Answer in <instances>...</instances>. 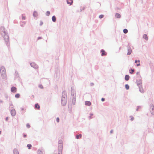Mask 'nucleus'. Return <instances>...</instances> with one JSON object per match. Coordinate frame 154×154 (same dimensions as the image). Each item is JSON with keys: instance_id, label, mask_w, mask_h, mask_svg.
<instances>
[{"instance_id": "obj_37", "label": "nucleus", "mask_w": 154, "mask_h": 154, "mask_svg": "<svg viewBox=\"0 0 154 154\" xmlns=\"http://www.w3.org/2000/svg\"><path fill=\"white\" fill-rule=\"evenodd\" d=\"M23 136L24 137H26V134H24Z\"/></svg>"}, {"instance_id": "obj_31", "label": "nucleus", "mask_w": 154, "mask_h": 154, "mask_svg": "<svg viewBox=\"0 0 154 154\" xmlns=\"http://www.w3.org/2000/svg\"><path fill=\"white\" fill-rule=\"evenodd\" d=\"M59 118H57L56 119V121L57 122H59Z\"/></svg>"}, {"instance_id": "obj_7", "label": "nucleus", "mask_w": 154, "mask_h": 154, "mask_svg": "<svg viewBox=\"0 0 154 154\" xmlns=\"http://www.w3.org/2000/svg\"><path fill=\"white\" fill-rule=\"evenodd\" d=\"M66 2L68 4H69L70 5H72L73 3L72 0H67Z\"/></svg>"}, {"instance_id": "obj_18", "label": "nucleus", "mask_w": 154, "mask_h": 154, "mask_svg": "<svg viewBox=\"0 0 154 154\" xmlns=\"http://www.w3.org/2000/svg\"><path fill=\"white\" fill-rule=\"evenodd\" d=\"M140 91L141 93L143 92V89L141 86L140 87Z\"/></svg>"}, {"instance_id": "obj_10", "label": "nucleus", "mask_w": 154, "mask_h": 154, "mask_svg": "<svg viewBox=\"0 0 154 154\" xmlns=\"http://www.w3.org/2000/svg\"><path fill=\"white\" fill-rule=\"evenodd\" d=\"M143 38H144L146 41H147L148 39L147 35L146 34H144L143 36Z\"/></svg>"}, {"instance_id": "obj_14", "label": "nucleus", "mask_w": 154, "mask_h": 154, "mask_svg": "<svg viewBox=\"0 0 154 154\" xmlns=\"http://www.w3.org/2000/svg\"><path fill=\"white\" fill-rule=\"evenodd\" d=\"M52 20L53 22H55L56 21V17L55 16H53L52 18Z\"/></svg>"}, {"instance_id": "obj_39", "label": "nucleus", "mask_w": 154, "mask_h": 154, "mask_svg": "<svg viewBox=\"0 0 154 154\" xmlns=\"http://www.w3.org/2000/svg\"><path fill=\"white\" fill-rule=\"evenodd\" d=\"M8 117H6V121H8Z\"/></svg>"}, {"instance_id": "obj_42", "label": "nucleus", "mask_w": 154, "mask_h": 154, "mask_svg": "<svg viewBox=\"0 0 154 154\" xmlns=\"http://www.w3.org/2000/svg\"><path fill=\"white\" fill-rule=\"evenodd\" d=\"M0 103H2V102H3V101H2V100H0Z\"/></svg>"}, {"instance_id": "obj_15", "label": "nucleus", "mask_w": 154, "mask_h": 154, "mask_svg": "<svg viewBox=\"0 0 154 154\" xmlns=\"http://www.w3.org/2000/svg\"><path fill=\"white\" fill-rule=\"evenodd\" d=\"M82 137V135L80 134L79 135H77L76 136V138L77 139H79V138H81Z\"/></svg>"}, {"instance_id": "obj_36", "label": "nucleus", "mask_w": 154, "mask_h": 154, "mask_svg": "<svg viewBox=\"0 0 154 154\" xmlns=\"http://www.w3.org/2000/svg\"><path fill=\"white\" fill-rule=\"evenodd\" d=\"M20 26H22V27H24V25L23 24H20Z\"/></svg>"}, {"instance_id": "obj_20", "label": "nucleus", "mask_w": 154, "mask_h": 154, "mask_svg": "<svg viewBox=\"0 0 154 154\" xmlns=\"http://www.w3.org/2000/svg\"><path fill=\"white\" fill-rule=\"evenodd\" d=\"M135 62L136 63H137V66H138L140 65V64L139 61V60H138V61L135 60Z\"/></svg>"}, {"instance_id": "obj_1", "label": "nucleus", "mask_w": 154, "mask_h": 154, "mask_svg": "<svg viewBox=\"0 0 154 154\" xmlns=\"http://www.w3.org/2000/svg\"><path fill=\"white\" fill-rule=\"evenodd\" d=\"M2 34L3 35L6 45L9 49L10 48V43L9 42V38L8 35L5 31H4V33H2Z\"/></svg>"}, {"instance_id": "obj_24", "label": "nucleus", "mask_w": 154, "mask_h": 154, "mask_svg": "<svg viewBox=\"0 0 154 154\" xmlns=\"http://www.w3.org/2000/svg\"><path fill=\"white\" fill-rule=\"evenodd\" d=\"M125 87L126 89L127 90H128L129 88V86L128 84H126L125 85Z\"/></svg>"}, {"instance_id": "obj_4", "label": "nucleus", "mask_w": 154, "mask_h": 154, "mask_svg": "<svg viewBox=\"0 0 154 154\" xmlns=\"http://www.w3.org/2000/svg\"><path fill=\"white\" fill-rule=\"evenodd\" d=\"M11 91L13 93H15L17 91V88L14 87H12L11 88Z\"/></svg>"}, {"instance_id": "obj_32", "label": "nucleus", "mask_w": 154, "mask_h": 154, "mask_svg": "<svg viewBox=\"0 0 154 154\" xmlns=\"http://www.w3.org/2000/svg\"><path fill=\"white\" fill-rule=\"evenodd\" d=\"M26 126L28 128H29L30 127V125L29 124H27Z\"/></svg>"}, {"instance_id": "obj_12", "label": "nucleus", "mask_w": 154, "mask_h": 154, "mask_svg": "<svg viewBox=\"0 0 154 154\" xmlns=\"http://www.w3.org/2000/svg\"><path fill=\"white\" fill-rule=\"evenodd\" d=\"M0 30L1 32H3L2 33H4V31H5V28L4 26H2L1 27Z\"/></svg>"}, {"instance_id": "obj_6", "label": "nucleus", "mask_w": 154, "mask_h": 154, "mask_svg": "<svg viewBox=\"0 0 154 154\" xmlns=\"http://www.w3.org/2000/svg\"><path fill=\"white\" fill-rule=\"evenodd\" d=\"M85 104L87 106H90L91 105V103L89 101H86L85 102Z\"/></svg>"}, {"instance_id": "obj_29", "label": "nucleus", "mask_w": 154, "mask_h": 154, "mask_svg": "<svg viewBox=\"0 0 154 154\" xmlns=\"http://www.w3.org/2000/svg\"><path fill=\"white\" fill-rule=\"evenodd\" d=\"M42 37H38L37 38V40H39V39H42Z\"/></svg>"}, {"instance_id": "obj_11", "label": "nucleus", "mask_w": 154, "mask_h": 154, "mask_svg": "<svg viewBox=\"0 0 154 154\" xmlns=\"http://www.w3.org/2000/svg\"><path fill=\"white\" fill-rule=\"evenodd\" d=\"M35 109H40V106L38 103L36 104L35 105Z\"/></svg>"}, {"instance_id": "obj_25", "label": "nucleus", "mask_w": 154, "mask_h": 154, "mask_svg": "<svg viewBox=\"0 0 154 154\" xmlns=\"http://www.w3.org/2000/svg\"><path fill=\"white\" fill-rule=\"evenodd\" d=\"M134 69H131L129 70L130 73L132 74L133 72H134Z\"/></svg>"}, {"instance_id": "obj_17", "label": "nucleus", "mask_w": 154, "mask_h": 154, "mask_svg": "<svg viewBox=\"0 0 154 154\" xmlns=\"http://www.w3.org/2000/svg\"><path fill=\"white\" fill-rule=\"evenodd\" d=\"M37 154H43V152L40 149H38L37 152Z\"/></svg>"}, {"instance_id": "obj_28", "label": "nucleus", "mask_w": 154, "mask_h": 154, "mask_svg": "<svg viewBox=\"0 0 154 154\" xmlns=\"http://www.w3.org/2000/svg\"><path fill=\"white\" fill-rule=\"evenodd\" d=\"M21 110L22 111H25V109L24 108H22L21 109Z\"/></svg>"}, {"instance_id": "obj_27", "label": "nucleus", "mask_w": 154, "mask_h": 154, "mask_svg": "<svg viewBox=\"0 0 154 154\" xmlns=\"http://www.w3.org/2000/svg\"><path fill=\"white\" fill-rule=\"evenodd\" d=\"M104 17V15L103 14H101L99 16V18L100 19L103 18Z\"/></svg>"}, {"instance_id": "obj_44", "label": "nucleus", "mask_w": 154, "mask_h": 154, "mask_svg": "<svg viewBox=\"0 0 154 154\" xmlns=\"http://www.w3.org/2000/svg\"><path fill=\"white\" fill-rule=\"evenodd\" d=\"M63 101L62 100V103H63Z\"/></svg>"}, {"instance_id": "obj_9", "label": "nucleus", "mask_w": 154, "mask_h": 154, "mask_svg": "<svg viewBox=\"0 0 154 154\" xmlns=\"http://www.w3.org/2000/svg\"><path fill=\"white\" fill-rule=\"evenodd\" d=\"M38 15V14L37 13V12L35 11H34L33 13V16L35 17H36Z\"/></svg>"}, {"instance_id": "obj_19", "label": "nucleus", "mask_w": 154, "mask_h": 154, "mask_svg": "<svg viewBox=\"0 0 154 154\" xmlns=\"http://www.w3.org/2000/svg\"><path fill=\"white\" fill-rule=\"evenodd\" d=\"M123 32L125 34H126L128 32V30L126 29H125L123 30Z\"/></svg>"}, {"instance_id": "obj_33", "label": "nucleus", "mask_w": 154, "mask_h": 154, "mask_svg": "<svg viewBox=\"0 0 154 154\" xmlns=\"http://www.w3.org/2000/svg\"><path fill=\"white\" fill-rule=\"evenodd\" d=\"M22 19L23 20H24L26 19V17H25L23 16L22 17Z\"/></svg>"}, {"instance_id": "obj_40", "label": "nucleus", "mask_w": 154, "mask_h": 154, "mask_svg": "<svg viewBox=\"0 0 154 154\" xmlns=\"http://www.w3.org/2000/svg\"><path fill=\"white\" fill-rule=\"evenodd\" d=\"M22 23H24V24H26V22L25 21L23 22Z\"/></svg>"}, {"instance_id": "obj_16", "label": "nucleus", "mask_w": 154, "mask_h": 154, "mask_svg": "<svg viewBox=\"0 0 154 154\" xmlns=\"http://www.w3.org/2000/svg\"><path fill=\"white\" fill-rule=\"evenodd\" d=\"M129 76L128 75H126L125 76V79L126 81H128L129 78Z\"/></svg>"}, {"instance_id": "obj_23", "label": "nucleus", "mask_w": 154, "mask_h": 154, "mask_svg": "<svg viewBox=\"0 0 154 154\" xmlns=\"http://www.w3.org/2000/svg\"><path fill=\"white\" fill-rule=\"evenodd\" d=\"M20 97V94H17L15 95V97L16 98H18Z\"/></svg>"}, {"instance_id": "obj_45", "label": "nucleus", "mask_w": 154, "mask_h": 154, "mask_svg": "<svg viewBox=\"0 0 154 154\" xmlns=\"http://www.w3.org/2000/svg\"><path fill=\"white\" fill-rule=\"evenodd\" d=\"M1 134V131H0V134Z\"/></svg>"}, {"instance_id": "obj_43", "label": "nucleus", "mask_w": 154, "mask_h": 154, "mask_svg": "<svg viewBox=\"0 0 154 154\" xmlns=\"http://www.w3.org/2000/svg\"><path fill=\"white\" fill-rule=\"evenodd\" d=\"M33 64H34V63H31V66H32V65H33Z\"/></svg>"}, {"instance_id": "obj_26", "label": "nucleus", "mask_w": 154, "mask_h": 154, "mask_svg": "<svg viewBox=\"0 0 154 154\" xmlns=\"http://www.w3.org/2000/svg\"><path fill=\"white\" fill-rule=\"evenodd\" d=\"M27 147L29 149H30L32 147V145L30 144H28L27 145Z\"/></svg>"}, {"instance_id": "obj_30", "label": "nucleus", "mask_w": 154, "mask_h": 154, "mask_svg": "<svg viewBox=\"0 0 154 154\" xmlns=\"http://www.w3.org/2000/svg\"><path fill=\"white\" fill-rule=\"evenodd\" d=\"M43 24V23L42 21H40V26H41Z\"/></svg>"}, {"instance_id": "obj_3", "label": "nucleus", "mask_w": 154, "mask_h": 154, "mask_svg": "<svg viewBox=\"0 0 154 154\" xmlns=\"http://www.w3.org/2000/svg\"><path fill=\"white\" fill-rule=\"evenodd\" d=\"M100 52L101 53V55L102 56H106L107 54V53L103 49H101L100 51Z\"/></svg>"}, {"instance_id": "obj_21", "label": "nucleus", "mask_w": 154, "mask_h": 154, "mask_svg": "<svg viewBox=\"0 0 154 154\" xmlns=\"http://www.w3.org/2000/svg\"><path fill=\"white\" fill-rule=\"evenodd\" d=\"M14 154H19L18 151L16 149L14 150Z\"/></svg>"}, {"instance_id": "obj_5", "label": "nucleus", "mask_w": 154, "mask_h": 154, "mask_svg": "<svg viewBox=\"0 0 154 154\" xmlns=\"http://www.w3.org/2000/svg\"><path fill=\"white\" fill-rule=\"evenodd\" d=\"M11 114L13 116H14L16 114V111L15 109H13L11 111Z\"/></svg>"}, {"instance_id": "obj_38", "label": "nucleus", "mask_w": 154, "mask_h": 154, "mask_svg": "<svg viewBox=\"0 0 154 154\" xmlns=\"http://www.w3.org/2000/svg\"><path fill=\"white\" fill-rule=\"evenodd\" d=\"M113 132V130H112L110 131V133H112Z\"/></svg>"}, {"instance_id": "obj_2", "label": "nucleus", "mask_w": 154, "mask_h": 154, "mask_svg": "<svg viewBox=\"0 0 154 154\" xmlns=\"http://www.w3.org/2000/svg\"><path fill=\"white\" fill-rule=\"evenodd\" d=\"M1 76L3 79H5L6 76V71L5 68L4 67H2L1 68Z\"/></svg>"}, {"instance_id": "obj_22", "label": "nucleus", "mask_w": 154, "mask_h": 154, "mask_svg": "<svg viewBox=\"0 0 154 154\" xmlns=\"http://www.w3.org/2000/svg\"><path fill=\"white\" fill-rule=\"evenodd\" d=\"M50 12L49 11H47L46 13V15L47 16H48L50 15Z\"/></svg>"}, {"instance_id": "obj_13", "label": "nucleus", "mask_w": 154, "mask_h": 154, "mask_svg": "<svg viewBox=\"0 0 154 154\" xmlns=\"http://www.w3.org/2000/svg\"><path fill=\"white\" fill-rule=\"evenodd\" d=\"M115 17L118 18H119L121 17V15L118 13H116L115 14Z\"/></svg>"}, {"instance_id": "obj_35", "label": "nucleus", "mask_w": 154, "mask_h": 154, "mask_svg": "<svg viewBox=\"0 0 154 154\" xmlns=\"http://www.w3.org/2000/svg\"><path fill=\"white\" fill-rule=\"evenodd\" d=\"M104 100H105V99H104V98H102L101 99V100H102V101H104Z\"/></svg>"}, {"instance_id": "obj_41", "label": "nucleus", "mask_w": 154, "mask_h": 154, "mask_svg": "<svg viewBox=\"0 0 154 154\" xmlns=\"http://www.w3.org/2000/svg\"><path fill=\"white\" fill-rule=\"evenodd\" d=\"M66 102L65 101H64V104H63V105H64L65 104H66Z\"/></svg>"}, {"instance_id": "obj_8", "label": "nucleus", "mask_w": 154, "mask_h": 154, "mask_svg": "<svg viewBox=\"0 0 154 154\" xmlns=\"http://www.w3.org/2000/svg\"><path fill=\"white\" fill-rule=\"evenodd\" d=\"M128 52L127 53V55H130L132 52V51L131 48H129L128 50Z\"/></svg>"}, {"instance_id": "obj_34", "label": "nucleus", "mask_w": 154, "mask_h": 154, "mask_svg": "<svg viewBox=\"0 0 154 154\" xmlns=\"http://www.w3.org/2000/svg\"><path fill=\"white\" fill-rule=\"evenodd\" d=\"M131 121L133 120L134 119V118L132 116H131Z\"/></svg>"}]
</instances>
